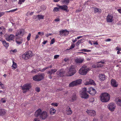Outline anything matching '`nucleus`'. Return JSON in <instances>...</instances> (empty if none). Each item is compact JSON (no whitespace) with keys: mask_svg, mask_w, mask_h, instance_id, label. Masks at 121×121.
I'll list each match as a JSON object with an SVG mask.
<instances>
[{"mask_svg":"<svg viewBox=\"0 0 121 121\" xmlns=\"http://www.w3.org/2000/svg\"><path fill=\"white\" fill-rule=\"evenodd\" d=\"M22 92L24 93H25L29 91L30 89L32 87V84L30 83H27L25 84L22 86H21Z\"/></svg>","mask_w":121,"mask_h":121,"instance_id":"nucleus-1","label":"nucleus"},{"mask_svg":"<svg viewBox=\"0 0 121 121\" xmlns=\"http://www.w3.org/2000/svg\"><path fill=\"white\" fill-rule=\"evenodd\" d=\"M90 69L89 68L87 67L85 65H83L79 70V73L82 75H85Z\"/></svg>","mask_w":121,"mask_h":121,"instance_id":"nucleus-2","label":"nucleus"},{"mask_svg":"<svg viewBox=\"0 0 121 121\" xmlns=\"http://www.w3.org/2000/svg\"><path fill=\"white\" fill-rule=\"evenodd\" d=\"M25 30L22 29H20L18 30L15 35L16 39H18L20 38L21 36H23L25 34Z\"/></svg>","mask_w":121,"mask_h":121,"instance_id":"nucleus-3","label":"nucleus"},{"mask_svg":"<svg viewBox=\"0 0 121 121\" xmlns=\"http://www.w3.org/2000/svg\"><path fill=\"white\" fill-rule=\"evenodd\" d=\"M32 55L31 51H29L24 53L22 56L23 59L27 60L30 58Z\"/></svg>","mask_w":121,"mask_h":121,"instance_id":"nucleus-4","label":"nucleus"},{"mask_svg":"<svg viewBox=\"0 0 121 121\" xmlns=\"http://www.w3.org/2000/svg\"><path fill=\"white\" fill-rule=\"evenodd\" d=\"M44 76V74H39L33 76V80L36 81H40L43 79Z\"/></svg>","mask_w":121,"mask_h":121,"instance_id":"nucleus-5","label":"nucleus"},{"mask_svg":"<svg viewBox=\"0 0 121 121\" xmlns=\"http://www.w3.org/2000/svg\"><path fill=\"white\" fill-rule=\"evenodd\" d=\"M76 72L75 69V66L74 65H72L69 68L68 73L69 74L68 76H71L73 75Z\"/></svg>","mask_w":121,"mask_h":121,"instance_id":"nucleus-6","label":"nucleus"},{"mask_svg":"<svg viewBox=\"0 0 121 121\" xmlns=\"http://www.w3.org/2000/svg\"><path fill=\"white\" fill-rule=\"evenodd\" d=\"M82 80L81 79L72 82L70 83L69 85V87H73L81 83Z\"/></svg>","mask_w":121,"mask_h":121,"instance_id":"nucleus-7","label":"nucleus"},{"mask_svg":"<svg viewBox=\"0 0 121 121\" xmlns=\"http://www.w3.org/2000/svg\"><path fill=\"white\" fill-rule=\"evenodd\" d=\"M116 107V105L114 103H111L108 104V108L111 111L113 112L114 110Z\"/></svg>","mask_w":121,"mask_h":121,"instance_id":"nucleus-8","label":"nucleus"},{"mask_svg":"<svg viewBox=\"0 0 121 121\" xmlns=\"http://www.w3.org/2000/svg\"><path fill=\"white\" fill-rule=\"evenodd\" d=\"M4 36L5 39L8 41H11L13 40L15 37V36L13 35H11L9 36L7 35H5Z\"/></svg>","mask_w":121,"mask_h":121,"instance_id":"nucleus-9","label":"nucleus"},{"mask_svg":"<svg viewBox=\"0 0 121 121\" xmlns=\"http://www.w3.org/2000/svg\"><path fill=\"white\" fill-rule=\"evenodd\" d=\"M113 16L112 14H109L108 15L106 18L107 21L108 22H111L114 20Z\"/></svg>","mask_w":121,"mask_h":121,"instance_id":"nucleus-10","label":"nucleus"},{"mask_svg":"<svg viewBox=\"0 0 121 121\" xmlns=\"http://www.w3.org/2000/svg\"><path fill=\"white\" fill-rule=\"evenodd\" d=\"M100 97V98H110V95L107 93H102L101 94Z\"/></svg>","mask_w":121,"mask_h":121,"instance_id":"nucleus-11","label":"nucleus"},{"mask_svg":"<svg viewBox=\"0 0 121 121\" xmlns=\"http://www.w3.org/2000/svg\"><path fill=\"white\" fill-rule=\"evenodd\" d=\"M60 33V36H65L68 35L69 33V31L67 30H60L59 31Z\"/></svg>","mask_w":121,"mask_h":121,"instance_id":"nucleus-12","label":"nucleus"},{"mask_svg":"<svg viewBox=\"0 0 121 121\" xmlns=\"http://www.w3.org/2000/svg\"><path fill=\"white\" fill-rule=\"evenodd\" d=\"M86 112L89 115L93 117L95 116L96 114V112L94 110L87 109L86 111Z\"/></svg>","mask_w":121,"mask_h":121,"instance_id":"nucleus-13","label":"nucleus"},{"mask_svg":"<svg viewBox=\"0 0 121 121\" xmlns=\"http://www.w3.org/2000/svg\"><path fill=\"white\" fill-rule=\"evenodd\" d=\"M57 6L60 8V9L65 10L66 12H69V10H67L68 7V6L66 5H64L62 6H60L57 4Z\"/></svg>","mask_w":121,"mask_h":121,"instance_id":"nucleus-14","label":"nucleus"},{"mask_svg":"<svg viewBox=\"0 0 121 121\" xmlns=\"http://www.w3.org/2000/svg\"><path fill=\"white\" fill-rule=\"evenodd\" d=\"M88 90L89 91H88V92L91 95H94L96 93L95 89L92 87L89 88Z\"/></svg>","mask_w":121,"mask_h":121,"instance_id":"nucleus-15","label":"nucleus"},{"mask_svg":"<svg viewBox=\"0 0 121 121\" xmlns=\"http://www.w3.org/2000/svg\"><path fill=\"white\" fill-rule=\"evenodd\" d=\"M41 115L40 116V118L42 119H45L47 117V113L46 112L44 111L41 114Z\"/></svg>","mask_w":121,"mask_h":121,"instance_id":"nucleus-16","label":"nucleus"},{"mask_svg":"<svg viewBox=\"0 0 121 121\" xmlns=\"http://www.w3.org/2000/svg\"><path fill=\"white\" fill-rule=\"evenodd\" d=\"M65 73V71L63 69H60L57 72V74L59 76L62 77L63 76V74Z\"/></svg>","mask_w":121,"mask_h":121,"instance_id":"nucleus-17","label":"nucleus"},{"mask_svg":"<svg viewBox=\"0 0 121 121\" xmlns=\"http://www.w3.org/2000/svg\"><path fill=\"white\" fill-rule=\"evenodd\" d=\"M81 97L82 98H88L89 96L86 92H82L81 94Z\"/></svg>","mask_w":121,"mask_h":121,"instance_id":"nucleus-18","label":"nucleus"},{"mask_svg":"<svg viewBox=\"0 0 121 121\" xmlns=\"http://www.w3.org/2000/svg\"><path fill=\"white\" fill-rule=\"evenodd\" d=\"M111 85L114 87H117L118 86V84L117 83L116 81L112 79L111 81Z\"/></svg>","mask_w":121,"mask_h":121,"instance_id":"nucleus-19","label":"nucleus"},{"mask_svg":"<svg viewBox=\"0 0 121 121\" xmlns=\"http://www.w3.org/2000/svg\"><path fill=\"white\" fill-rule=\"evenodd\" d=\"M42 111L41 109H39L37 110L35 113V116L36 117H38L39 116H40L41 115V114L42 113Z\"/></svg>","mask_w":121,"mask_h":121,"instance_id":"nucleus-20","label":"nucleus"},{"mask_svg":"<svg viewBox=\"0 0 121 121\" xmlns=\"http://www.w3.org/2000/svg\"><path fill=\"white\" fill-rule=\"evenodd\" d=\"M5 32V28L4 27L2 26L0 27V36H1L2 35L4 34Z\"/></svg>","mask_w":121,"mask_h":121,"instance_id":"nucleus-21","label":"nucleus"},{"mask_svg":"<svg viewBox=\"0 0 121 121\" xmlns=\"http://www.w3.org/2000/svg\"><path fill=\"white\" fill-rule=\"evenodd\" d=\"M86 83L85 84V85H88L89 84L94 85L95 84L94 81L91 79H90L89 81L86 82Z\"/></svg>","mask_w":121,"mask_h":121,"instance_id":"nucleus-22","label":"nucleus"},{"mask_svg":"<svg viewBox=\"0 0 121 121\" xmlns=\"http://www.w3.org/2000/svg\"><path fill=\"white\" fill-rule=\"evenodd\" d=\"M44 16L42 15H39L35 16H34V18L36 20H37L36 18H38V19H43L44 18Z\"/></svg>","mask_w":121,"mask_h":121,"instance_id":"nucleus-23","label":"nucleus"},{"mask_svg":"<svg viewBox=\"0 0 121 121\" xmlns=\"http://www.w3.org/2000/svg\"><path fill=\"white\" fill-rule=\"evenodd\" d=\"M2 43L4 46L5 47H8L9 46V43H7L3 39L0 41Z\"/></svg>","mask_w":121,"mask_h":121,"instance_id":"nucleus-24","label":"nucleus"},{"mask_svg":"<svg viewBox=\"0 0 121 121\" xmlns=\"http://www.w3.org/2000/svg\"><path fill=\"white\" fill-rule=\"evenodd\" d=\"M84 60L83 59L77 58L75 60V62L77 63H81Z\"/></svg>","mask_w":121,"mask_h":121,"instance_id":"nucleus-25","label":"nucleus"},{"mask_svg":"<svg viewBox=\"0 0 121 121\" xmlns=\"http://www.w3.org/2000/svg\"><path fill=\"white\" fill-rule=\"evenodd\" d=\"M99 77L100 80L104 81L105 79V76L104 74H99Z\"/></svg>","mask_w":121,"mask_h":121,"instance_id":"nucleus-26","label":"nucleus"},{"mask_svg":"<svg viewBox=\"0 0 121 121\" xmlns=\"http://www.w3.org/2000/svg\"><path fill=\"white\" fill-rule=\"evenodd\" d=\"M56 71L57 70L56 69H52L51 70L48 71L47 73L50 75H51L52 74H54Z\"/></svg>","mask_w":121,"mask_h":121,"instance_id":"nucleus-27","label":"nucleus"},{"mask_svg":"<svg viewBox=\"0 0 121 121\" xmlns=\"http://www.w3.org/2000/svg\"><path fill=\"white\" fill-rule=\"evenodd\" d=\"M66 113L67 115L71 114L72 113V111L71 110L70 107L67 108L66 109Z\"/></svg>","mask_w":121,"mask_h":121,"instance_id":"nucleus-28","label":"nucleus"},{"mask_svg":"<svg viewBox=\"0 0 121 121\" xmlns=\"http://www.w3.org/2000/svg\"><path fill=\"white\" fill-rule=\"evenodd\" d=\"M115 101L118 105L121 106V99H116Z\"/></svg>","mask_w":121,"mask_h":121,"instance_id":"nucleus-29","label":"nucleus"},{"mask_svg":"<svg viewBox=\"0 0 121 121\" xmlns=\"http://www.w3.org/2000/svg\"><path fill=\"white\" fill-rule=\"evenodd\" d=\"M6 111L4 109H0V115L3 116L6 113Z\"/></svg>","mask_w":121,"mask_h":121,"instance_id":"nucleus-30","label":"nucleus"},{"mask_svg":"<svg viewBox=\"0 0 121 121\" xmlns=\"http://www.w3.org/2000/svg\"><path fill=\"white\" fill-rule=\"evenodd\" d=\"M13 64L12 66V67H13L12 68L13 69H16L17 67V64L14 62L13 61Z\"/></svg>","mask_w":121,"mask_h":121,"instance_id":"nucleus-31","label":"nucleus"},{"mask_svg":"<svg viewBox=\"0 0 121 121\" xmlns=\"http://www.w3.org/2000/svg\"><path fill=\"white\" fill-rule=\"evenodd\" d=\"M56 110L53 108H52L50 109V113L52 115L54 114Z\"/></svg>","mask_w":121,"mask_h":121,"instance_id":"nucleus-32","label":"nucleus"},{"mask_svg":"<svg viewBox=\"0 0 121 121\" xmlns=\"http://www.w3.org/2000/svg\"><path fill=\"white\" fill-rule=\"evenodd\" d=\"M94 12L96 13L98 12L99 13H101V9H97L96 8L94 9Z\"/></svg>","mask_w":121,"mask_h":121,"instance_id":"nucleus-33","label":"nucleus"},{"mask_svg":"<svg viewBox=\"0 0 121 121\" xmlns=\"http://www.w3.org/2000/svg\"><path fill=\"white\" fill-rule=\"evenodd\" d=\"M60 9L59 7L58 8L57 7H55L53 10V11L54 12H57L59 11V9Z\"/></svg>","mask_w":121,"mask_h":121,"instance_id":"nucleus-34","label":"nucleus"},{"mask_svg":"<svg viewBox=\"0 0 121 121\" xmlns=\"http://www.w3.org/2000/svg\"><path fill=\"white\" fill-rule=\"evenodd\" d=\"M79 51H82L83 52H91V50H87L86 49H84L80 50H79Z\"/></svg>","mask_w":121,"mask_h":121,"instance_id":"nucleus-35","label":"nucleus"},{"mask_svg":"<svg viewBox=\"0 0 121 121\" xmlns=\"http://www.w3.org/2000/svg\"><path fill=\"white\" fill-rule=\"evenodd\" d=\"M110 99H100L101 101L103 102H108Z\"/></svg>","mask_w":121,"mask_h":121,"instance_id":"nucleus-36","label":"nucleus"},{"mask_svg":"<svg viewBox=\"0 0 121 121\" xmlns=\"http://www.w3.org/2000/svg\"><path fill=\"white\" fill-rule=\"evenodd\" d=\"M102 65H99L98 64L97 65H94L92 66V67L94 68H97L98 67H102Z\"/></svg>","mask_w":121,"mask_h":121,"instance_id":"nucleus-37","label":"nucleus"},{"mask_svg":"<svg viewBox=\"0 0 121 121\" xmlns=\"http://www.w3.org/2000/svg\"><path fill=\"white\" fill-rule=\"evenodd\" d=\"M17 39L16 41V42L19 45L21 44L22 43V39H20V41L17 40Z\"/></svg>","mask_w":121,"mask_h":121,"instance_id":"nucleus-38","label":"nucleus"},{"mask_svg":"<svg viewBox=\"0 0 121 121\" xmlns=\"http://www.w3.org/2000/svg\"><path fill=\"white\" fill-rule=\"evenodd\" d=\"M82 40V39L78 40L76 43V46L78 45L81 43Z\"/></svg>","mask_w":121,"mask_h":121,"instance_id":"nucleus-39","label":"nucleus"},{"mask_svg":"<svg viewBox=\"0 0 121 121\" xmlns=\"http://www.w3.org/2000/svg\"><path fill=\"white\" fill-rule=\"evenodd\" d=\"M75 46V45L74 43L72 44L71 45V46L69 47V48L68 49H67V50H69L70 49H72V48H74Z\"/></svg>","mask_w":121,"mask_h":121,"instance_id":"nucleus-40","label":"nucleus"},{"mask_svg":"<svg viewBox=\"0 0 121 121\" xmlns=\"http://www.w3.org/2000/svg\"><path fill=\"white\" fill-rule=\"evenodd\" d=\"M31 36V34L30 33H29L28 36L27 37V41H29L30 39V37Z\"/></svg>","mask_w":121,"mask_h":121,"instance_id":"nucleus-41","label":"nucleus"},{"mask_svg":"<svg viewBox=\"0 0 121 121\" xmlns=\"http://www.w3.org/2000/svg\"><path fill=\"white\" fill-rule=\"evenodd\" d=\"M55 42V39L54 38L52 39L50 41V44L51 45L53 44Z\"/></svg>","mask_w":121,"mask_h":121,"instance_id":"nucleus-42","label":"nucleus"},{"mask_svg":"<svg viewBox=\"0 0 121 121\" xmlns=\"http://www.w3.org/2000/svg\"><path fill=\"white\" fill-rule=\"evenodd\" d=\"M25 0H19V2H18V4H22V3L24 2L25 1Z\"/></svg>","mask_w":121,"mask_h":121,"instance_id":"nucleus-43","label":"nucleus"},{"mask_svg":"<svg viewBox=\"0 0 121 121\" xmlns=\"http://www.w3.org/2000/svg\"><path fill=\"white\" fill-rule=\"evenodd\" d=\"M36 91L37 92H39L40 91V89L39 87H38L35 88Z\"/></svg>","mask_w":121,"mask_h":121,"instance_id":"nucleus-44","label":"nucleus"},{"mask_svg":"<svg viewBox=\"0 0 121 121\" xmlns=\"http://www.w3.org/2000/svg\"><path fill=\"white\" fill-rule=\"evenodd\" d=\"M48 69V67H46L45 68H43L42 70L39 69V71H41V72H43L45 70H46V69Z\"/></svg>","mask_w":121,"mask_h":121,"instance_id":"nucleus-45","label":"nucleus"},{"mask_svg":"<svg viewBox=\"0 0 121 121\" xmlns=\"http://www.w3.org/2000/svg\"><path fill=\"white\" fill-rule=\"evenodd\" d=\"M5 12H0V17H2L5 14Z\"/></svg>","mask_w":121,"mask_h":121,"instance_id":"nucleus-46","label":"nucleus"},{"mask_svg":"<svg viewBox=\"0 0 121 121\" xmlns=\"http://www.w3.org/2000/svg\"><path fill=\"white\" fill-rule=\"evenodd\" d=\"M38 34L42 36L44 35V33L43 32H38Z\"/></svg>","mask_w":121,"mask_h":121,"instance_id":"nucleus-47","label":"nucleus"},{"mask_svg":"<svg viewBox=\"0 0 121 121\" xmlns=\"http://www.w3.org/2000/svg\"><path fill=\"white\" fill-rule=\"evenodd\" d=\"M51 105L53 106H55L56 107L58 106V104L57 103H54L51 104Z\"/></svg>","mask_w":121,"mask_h":121,"instance_id":"nucleus-48","label":"nucleus"},{"mask_svg":"<svg viewBox=\"0 0 121 121\" xmlns=\"http://www.w3.org/2000/svg\"><path fill=\"white\" fill-rule=\"evenodd\" d=\"M11 52L14 53H16L17 52V50L16 49H15L13 50H11L10 52Z\"/></svg>","mask_w":121,"mask_h":121,"instance_id":"nucleus-49","label":"nucleus"},{"mask_svg":"<svg viewBox=\"0 0 121 121\" xmlns=\"http://www.w3.org/2000/svg\"><path fill=\"white\" fill-rule=\"evenodd\" d=\"M1 84V85L0 86L1 87V88L2 89H4L5 88L4 86L2 83Z\"/></svg>","mask_w":121,"mask_h":121,"instance_id":"nucleus-50","label":"nucleus"},{"mask_svg":"<svg viewBox=\"0 0 121 121\" xmlns=\"http://www.w3.org/2000/svg\"><path fill=\"white\" fill-rule=\"evenodd\" d=\"M86 88L84 87L83 88L82 90V92H86Z\"/></svg>","mask_w":121,"mask_h":121,"instance_id":"nucleus-51","label":"nucleus"},{"mask_svg":"<svg viewBox=\"0 0 121 121\" xmlns=\"http://www.w3.org/2000/svg\"><path fill=\"white\" fill-rule=\"evenodd\" d=\"M17 9H18L17 8H16L15 9L10 10V12H12L16 11L17 10Z\"/></svg>","mask_w":121,"mask_h":121,"instance_id":"nucleus-52","label":"nucleus"},{"mask_svg":"<svg viewBox=\"0 0 121 121\" xmlns=\"http://www.w3.org/2000/svg\"><path fill=\"white\" fill-rule=\"evenodd\" d=\"M69 60V58H65L64 60L65 62H67V61H68Z\"/></svg>","mask_w":121,"mask_h":121,"instance_id":"nucleus-53","label":"nucleus"},{"mask_svg":"<svg viewBox=\"0 0 121 121\" xmlns=\"http://www.w3.org/2000/svg\"><path fill=\"white\" fill-rule=\"evenodd\" d=\"M76 95L75 93H73V94L72 98H75L76 97Z\"/></svg>","mask_w":121,"mask_h":121,"instance_id":"nucleus-54","label":"nucleus"},{"mask_svg":"<svg viewBox=\"0 0 121 121\" xmlns=\"http://www.w3.org/2000/svg\"><path fill=\"white\" fill-rule=\"evenodd\" d=\"M52 35V34L51 33H47L45 35L47 37H48L49 36L51 35Z\"/></svg>","mask_w":121,"mask_h":121,"instance_id":"nucleus-55","label":"nucleus"},{"mask_svg":"<svg viewBox=\"0 0 121 121\" xmlns=\"http://www.w3.org/2000/svg\"><path fill=\"white\" fill-rule=\"evenodd\" d=\"M59 56L58 55H56L54 56V58L56 59L57 58L59 57Z\"/></svg>","mask_w":121,"mask_h":121,"instance_id":"nucleus-56","label":"nucleus"},{"mask_svg":"<svg viewBox=\"0 0 121 121\" xmlns=\"http://www.w3.org/2000/svg\"><path fill=\"white\" fill-rule=\"evenodd\" d=\"M101 63L102 64H103L104 63V61H101L100 62H99L98 63V64L99 65H103L102 64H100L99 63Z\"/></svg>","mask_w":121,"mask_h":121,"instance_id":"nucleus-57","label":"nucleus"},{"mask_svg":"<svg viewBox=\"0 0 121 121\" xmlns=\"http://www.w3.org/2000/svg\"><path fill=\"white\" fill-rule=\"evenodd\" d=\"M94 99H90L89 100V101L90 102H91L93 103V102L94 101Z\"/></svg>","mask_w":121,"mask_h":121,"instance_id":"nucleus-58","label":"nucleus"},{"mask_svg":"<svg viewBox=\"0 0 121 121\" xmlns=\"http://www.w3.org/2000/svg\"><path fill=\"white\" fill-rule=\"evenodd\" d=\"M39 37V35L37 34L36 36V37L35 38V40H36Z\"/></svg>","mask_w":121,"mask_h":121,"instance_id":"nucleus-59","label":"nucleus"},{"mask_svg":"<svg viewBox=\"0 0 121 121\" xmlns=\"http://www.w3.org/2000/svg\"><path fill=\"white\" fill-rule=\"evenodd\" d=\"M48 41L47 40H44L42 43L43 44H45Z\"/></svg>","mask_w":121,"mask_h":121,"instance_id":"nucleus-60","label":"nucleus"},{"mask_svg":"<svg viewBox=\"0 0 121 121\" xmlns=\"http://www.w3.org/2000/svg\"><path fill=\"white\" fill-rule=\"evenodd\" d=\"M111 41V39H108L105 40V41L106 42H109L110 41Z\"/></svg>","mask_w":121,"mask_h":121,"instance_id":"nucleus-61","label":"nucleus"},{"mask_svg":"<svg viewBox=\"0 0 121 121\" xmlns=\"http://www.w3.org/2000/svg\"><path fill=\"white\" fill-rule=\"evenodd\" d=\"M60 20L59 18L55 19L54 21L56 22H58L60 21Z\"/></svg>","mask_w":121,"mask_h":121,"instance_id":"nucleus-62","label":"nucleus"},{"mask_svg":"<svg viewBox=\"0 0 121 121\" xmlns=\"http://www.w3.org/2000/svg\"><path fill=\"white\" fill-rule=\"evenodd\" d=\"M77 41V39L76 38L75 40H72V41L73 42V43Z\"/></svg>","mask_w":121,"mask_h":121,"instance_id":"nucleus-63","label":"nucleus"},{"mask_svg":"<svg viewBox=\"0 0 121 121\" xmlns=\"http://www.w3.org/2000/svg\"><path fill=\"white\" fill-rule=\"evenodd\" d=\"M34 121H39V120L37 118H35Z\"/></svg>","mask_w":121,"mask_h":121,"instance_id":"nucleus-64","label":"nucleus"}]
</instances>
